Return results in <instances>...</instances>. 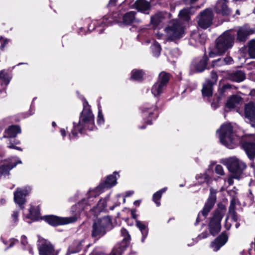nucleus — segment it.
Wrapping results in <instances>:
<instances>
[{"instance_id":"nucleus-1","label":"nucleus","mask_w":255,"mask_h":255,"mask_svg":"<svg viewBox=\"0 0 255 255\" xmlns=\"http://www.w3.org/2000/svg\"><path fill=\"white\" fill-rule=\"evenodd\" d=\"M119 177L118 173L115 172L113 174L107 177L103 185H100L95 189L90 190L88 193L87 199L82 200L76 205L75 208L78 209L77 212L88 209V207L92 204L93 198L99 196L103 192L102 188H110L116 185L117 183V180Z\"/></svg>"},{"instance_id":"nucleus-2","label":"nucleus","mask_w":255,"mask_h":255,"mask_svg":"<svg viewBox=\"0 0 255 255\" xmlns=\"http://www.w3.org/2000/svg\"><path fill=\"white\" fill-rule=\"evenodd\" d=\"M95 128L94 116L93 114L89 105L87 103L84 104L80 120L78 124L73 123V128L69 136L70 139L77 136L78 133H81L83 130H93Z\"/></svg>"},{"instance_id":"nucleus-3","label":"nucleus","mask_w":255,"mask_h":255,"mask_svg":"<svg viewBox=\"0 0 255 255\" xmlns=\"http://www.w3.org/2000/svg\"><path fill=\"white\" fill-rule=\"evenodd\" d=\"M235 39V33L231 30L225 31L216 40V46L213 50L209 52L210 57H214L216 55H220L226 51L231 48Z\"/></svg>"},{"instance_id":"nucleus-4","label":"nucleus","mask_w":255,"mask_h":255,"mask_svg":"<svg viewBox=\"0 0 255 255\" xmlns=\"http://www.w3.org/2000/svg\"><path fill=\"white\" fill-rule=\"evenodd\" d=\"M221 143L229 148H234L237 144V138L233 131V127L230 124L223 125L218 130Z\"/></svg>"},{"instance_id":"nucleus-5","label":"nucleus","mask_w":255,"mask_h":255,"mask_svg":"<svg viewBox=\"0 0 255 255\" xmlns=\"http://www.w3.org/2000/svg\"><path fill=\"white\" fill-rule=\"evenodd\" d=\"M221 162L227 167L229 171L233 174V177L237 179L241 178L243 171L247 168L245 162L235 156L223 159Z\"/></svg>"},{"instance_id":"nucleus-6","label":"nucleus","mask_w":255,"mask_h":255,"mask_svg":"<svg viewBox=\"0 0 255 255\" xmlns=\"http://www.w3.org/2000/svg\"><path fill=\"white\" fill-rule=\"evenodd\" d=\"M165 37L170 40L180 38L184 34L182 24L177 20H173L170 25L165 29Z\"/></svg>"},{"instance_id":"nucleus-7","label":"nucleus","mask_w":255,"mask_h":255,"mask_svg":"<svg viewBox=\"0 0 255 255\" xmlns=\"http://www.w3.org/2000/svg\"><path fill=\"white\" fill-rule=\"evenodd\" d=\"M111 221L109 217H105L96 220L92 228V236L99 239L106 233L107 228L111 225Z\"/></svg>"},{"instance_id":"nucleus-8","label":"nucleus","mask_w":255,"mask_h":255,"mask_svg":"<svg viewBox=\"0 0 255 255\" xmlns=\"http://www.w3.org/2000/svg\"><path fill=\"white\" fill-rule=\"evenodd\" d=\"M226 208L222 206L215 212L209 226L210 233L213 236L217 234L221 229L220 222L225 214Z\"/></svg>"},{"instance_id":"nucleus-9","label":"nucleus","mask_w":255,"mask_h":255,"mask_svg":"<svg viewBox=\"0 0 255 255\" xmlns=\"http://www.w3.org/2000/svg\"><path fill=\"white\" fill-rule=\"evenodd\" d=\"M119 14L117 13L114 14H110L105 15L102 19L97 20H94L89 24V29L90 30H93L95 28V25H98L99 26H108L114 22H118L119 19L117 16Z\"/></svg>"},{"instance_id":"nucleus-10","label":"nucleus","mask_w":255,"mask_h":255,"mask_svg":"<svg viewBox=\"0 0 255 255\" xmlns=\"http://www.w3.org/2000/svg\"><path fill=\"white\" fill-rule=\"evenodd\" d=\"M31 191V188L29 186H26L22 188H17L14 192V201L20 209H22L23 205L26 202L25 197L27 196Z\"/></svg>"},{"instance_id":"nucleus-11","label":"nucleus","mask_w":255,"mask_h":255,"mask_svg":"<svg viewBox=\"0 0 255 255\" xmlns=\"http://www.w3.org/2000/svg\"><path fill=\"white\" fill-rule=\"evenodd\" d=\"M39 255H57L50 243L45 239H39L38 243Z\"/></svg>"},{"instance_id":"nucleus-12","label":"nucleus","mask_w":255,"mask_h":255,"mask_svg":"<svg viewBox=\"0 0 255 255\" xmlns=\"http://www.w3.org/2000/svg\"><path fill=\"white\" fill-rule=\"evenodd\" d=\"M77 220L75 216L70 217L60 218L55 216L45 217V221L52 226L65 225L75 222Z\"/></svg>"},{"instance_id":"nucleus-13","label":"nucleus","mask_w":255,"mask_h":255,"mask_svg":"<svg viewBox=\"0 0 255 255\" xmlns=\"http://www.w3.org/2000/svg\"><path fill=\"white\" fill-rule=\"evenodd\" d=\"M213 12L209 9H205L202 12L198 18V24L203 28H207L212 24L213 19Z\"/></svg>"},{"instance_id":"nucleus-14","label":"nucleus","mask_w":255,"mask_h":255,"mask_svg":"<svg viewBox=\"0 0 255 255\" xmlns=\"http://www.w3.org/2000/svg\"><path fill=\"white\" fill-rule=\"evenodd\" d=\"M217 79V74L214 72H211V80L207 81L203 86L202 92L204 97H210L212 95V87L216 83Z\"/></svg>"},{"instance_id":"nucleus-15","label":"nucleus","mask_w":255,"mask_h":255,"mask_svg":"<svg viewBox=\"0 0 255 255\" xmlns=\"http://www.w3.org/2000/svg\"><path fill=\"white\" fill-rule=\"evenodd\" d=\"M228 0H218L215 6L216 13L223 16L229 15L231 13V9L228 6Z\"/></svg>"},{"instance_id":"nucleus-16","label":"nucleus","mask_w":255,"mask_h":255,"mask_svg":"<svg viewBox=\"0 0 255 255\" xmlns=\"http://www.w3.org/2000/svg\"><path fill=\"white\" fill-rule=\"evenodd\" d=\"M21 160L16 157L11 159L10 162H4L0 166V175H7L11 169L15 167L17 164H21Z\"/></svg>"},{"instance_id":"nucleus-17","label":"nucleus","mask_w":255,"mask_h":255,"mask_svg":"<svg viewBox=\"0 0 255 255\" xmlns=\"http://www.w3.org/2000/svg\"><path fill=\"white\" fill-rule=\"evenodd\" d=\"M206 39L205 34L201 33L199 31H193L191 33L189 44L193 46H198L203 44Z\"/></svg>"},{"instance_id":"nucleus-18","label":"nucleus","mask_w":255,"mask_h":255,"mask_svg":"<svg viewBox=\"0 0 255 255\" xmlns=\"http://www.w3.org/2000/svg\"><path fill=\"white\" fill-rule=\"evenodd\" d=\"M255 32V28H252L247 25L240 27L237 30V40L245 41L248 36Z\"/></svg>"},{"instance_id":"nucleus-19","label":"nucleus","mask_w":255,"mask_h":255,"mask_svg":"<svg viewBox=\"0 0 255 255\" xmlns=\"http://www.w3.org/2000/svg\"><path fill=\"white\" fill-rule=\"evenodd\" d=\"M230 217L234 222H236V224H235V227L237 229L240 226V224L238 222V221H239L240 219V217L238 216V215L235 211V203L234 200H232L231 201L229 208V216L226 219V223L225 226L226 229L227 230H229L231 227V224L228 223L227 222V220Z\"/></svg>"},{"instance_id":"nucleus-20","label":"nucleus","mask_w":255,"mask_h":255,"mask_svg":"<svg viewBox=\"0 0 255 255\" xmlns=\"http://www.w3.org/2000/svg\"><path fill=\"white\" fill-rule=\"evenodd\" d=\"M216 190L212 188L210 189V197L202 211V215L205 217L206 216L208 213L210 212L216 202Z\"/></svg>"},{"instance_id":"nucleus-21","label":"nucleus","mask_w":255,"mask_h":255,"mask_svg":"<svg viewBox=\"0 0 255 255\" xmlns=\"http://www.w3.org/2000/svg\"><path fill=\"white\" fill-rule=\"evenodd\" d=\"M212 166V165H210L208 169L204 173H200L196 175V179L198 183L202 184L206 183L207 184L210 183L212 174L213 173Z\"/></svg>"},{"instance_id":"nucleus-22","label":"nucleus","mask_w":255,"mask_h":255,"mask_svg":"<svg viewBox=\"0 0 255 255\" xmlns=\"http://www.w3.org/2000/svg\"><path fill=\"white\" fill-rule=\"evenodd\" d=\"M24 216L25 218L30 219L32 221L38 220L40 219V211L38 206H35L31 204L30 208L28 210V213H24Z\"/></svg>"},{"instance_id":"nucleus-23","label":"nucleus","mask_w":255,"mask_h":255,"mask_svg":"<svg viewBox=\"0 0 255 255\" xmlns=\"http://www.w3.org/2000/svg\"><path fill=\"white\" fill-rule=\"evenodd\" d=\"M244 115L249 121L255 120V105L253 102H249L245 105Z\"/></svg>"},{"instance_id":"nucleus-24","label":"nucleus","mask_w":255,"mask_h":255,"mask_svg":"<svg viewBox=\"0 0 255 255\" xmlns=\"http://www.w3.org/2000/svg\"><path fill=\"white\" fill-rule=\"evenodd\" d=\"M253 142L247 141L243 144V148L250 159H253L255 157V136L253 135Z\"/></svg>"},{"instance_id":"nucleus-25","label":"nucleus","mask_w":255,"mask_h":255,"mask_svg":"<svg viewBox=\"0 0 255 255\" xmlns=\"http://www.w3.org/2000/svg\"><path fill=\"white\" fill-rule=\"evenodd\" d=\"M228 240V237L225 233H222L211 245V248L214 251H218L224 246Z\"/></svg>"},{"instance_id":"nucleus-26","label":"nucleus","mask_w":255,"mask_h":255,"mask_svg":"<svg viewBox=\"0 0 255 255\" xmlns=\"http://www.w3.org/2000/svg\"><path fill=\"white\" fill-rule=\"evenodd\" d=\"M150 6V3L145 0H137L134 3V7L138 11L146 14L149 13Z\"/></svg>"},{"instance_id":"nucleus-27","label":"nucleus","mask_w":255,"mask_h":255,"mask_svg":"<svg viewBox=\"0 0 255 255\" xmlns=\"http://www.w3.org/2000/svg\"><path fill=\"white\" fill-rule=\"evenodd\" d=\"M242 100L241 97L237 95H233L228 100L226 104V110L228 109L231 110L237 106Z\"/></svg>"},{"instance_id":"nucleus-28","label":"nucleus","mask_w":255,"mask_h":255,"mask_svg":"<svg viewBox=\"0 0 255 255\" xmlns=\"http://www.w3.org/2000/svg\"><path fill=\"white\" fill-rule=\"evenodd\" d=\"M245 78V73L240 70L233 72L228 75L229 79L237 82H241L244 81Z\"/></svg>"},{"instance_id":"nucleus-29","label":"nucleus","mask_w":255,"mask_h":255,"mask_svg":"<svg viewBox=\"0 0 255 255\" xmlns=\"http://www.w3.org/2000/svg\"><path fill=\"white\" fill-rule=\"evenodd\" d=\"M10 81V77L4 70L0 72V90L4 89Z\"/></svg>"},{"instance_id":"nucleus-30","label":"nucleus","mask_w":255,"mask_h":255,"mask_svg":"<svg viewBox=\"0 0 255 255\" xmlns=\"http://www.w3.org/2000/svg\"><path fill=\"white\" fill-rule=\"evenodd\" d=\"M136 226L139 229L141 234V242L143 243L147 236L148 230L146 225L139 220H136Z\"/></svg>"},{"instance_id":"nucleus-31","label":"nucleus","mask_w":255,"mask_h":255,"mask_svg":"<svg viewBox=\"0 0 255 255\" xmlns=\"http://www.w3.org/2000/svg\"><path fill=\"white\" fill-rule=\"evenodd\" d=\"M21 129L18 126H11L5 130V136L14 137L16 135L20 133Z\"/></svg>"},{"instance_id":"nucleus-32","label":"nucleus","mask_w":255,"mask_h":255,"mask_svg":"<svg viewBox=\"0 0 255 255\" xmlns=\"http://www.w3.org/2000/svg\"><path fill=\"white\" fill-rule=\"evenodd\" d=\"M166 88L163 84L156 82L151 88V93L154 97L159 96L163 93Z\"/></svg>"},{"instance_id":"nucleus-33","label":"nucleus","mask_w":255,"mask_h":255,"mask_svg":"<svg viewBox=\"0 0 255 255\" xmlns=\"http://www.w3.org/2000/svg\"><path fill=\"white\" fill-rule=\"evenodd\" d=\"M170 77L169 74L164 71L161 72L159 74L157 82L159 83L160 84H163L164 86L166 87Z\"/></svg>"},{"instance_id":"nucleus-34","label":"nucleus","mask_w":255,"mask_h":255,"mask_svg":"<svg viewBox=\"0 0 255 255\" xmlns=\"http://www.w3.org/2000/svg\"><path fill=\"white\" fill-rule=\"evenodd\" d=\"M135 14L134 11L127 12L123 16V22L126 24H129L136 21Z\"/></svg>"},{"instance_id":"nucleus-35","label":"nucleus","mask_w":255,"mask_h":255,"mask_svg":"<svg viewBox=\"0 0 255 255\" xmlns=\"http://www.w3.org/2000/svg\"><path fill=\"white\" fill-rule=\"evenodd\" d=\"M166 190L167 188L164 187L163 189L157 191L153 194L152 199L157 207L160 205V200L161 198L162 194L166 192Z\"/></svg>"},{"instance_id":"nucleus-36","label":"nucleus","mask_w":255,"mask_h":255,"mask_svg":"<svg viewBox=\"0 0 255 255\" xmlns=\"http://www.w3.org/2000/svg\"><path fill=\"white\" fill-rule=\"evenodd\" d=\"M208 58L206 56L203 57L202 59L195 65L197 71L202 72L205 70L207 65Z\"/></svg>"},{"instance_id":"nucleus-37","label":"nucleus","mask_w":255,"mask_h":255,"mask_svg":"<svg viewBox=\"0 0 255 255\" xmlns=\"http://www.w3.org/2000/svg\"><path fill=\"white\" fill-rule=\"evenodd\" d=\"M190 13L191 8H186L180 11L179 16L181 19L188 21L190 19Z\"/></svg>"},{"instance_id":"nucleus-38","label":"nucleus","mask_w":255,"mask_h":255,"mask_svg":"<svg viewBox=\"0 0 255 255\" xmlns=\"http://www.w3.org/2000/svg\"><path fill=\"white\" fill-rule=\"evenodd\" d=\"M144 73L142 70H133L131 72V78L133 80L139 81L143 77Z\"/></svg>"},{"instance_id":"nucleus-39","label":"nucleus","mask_w":255,"mask_h":255,"mask_svg":"<svg viewBox=\"0 0 255 255\" xmlns=\"http://www.w3.org/2000/svg\"><path fill=\"white\" fill-rule=\"evenodd\" d=\"M163 17L161 13H157L151 17V22L154 26H157L163 20Z\"/></svg>"},{"instance_id":"nucleus-40","label":"nucleus","mask_w":255,"mask_h":255,"mask_svg":"<svg viewBox=\"0 0 255 255\" xmlns=\"http://www.w3.org/2000/svg\"><path fill=\"white\" fill-rule=\"evenodd\" d=\"M152 54L155 57H158L161 52V48L160 45L156 42H154L153 44L151 47Z\"/></svg>"},{"instance_id":"nucleus-41","label":"nucleus","mask_w":255,"mask_h":255,"mask_svg":"<svg viewBox=\"0 0 255 255\" xmlns=\"http://www.w3.org/2000/svg\"><path fill=\"white\" fill-rule=\"evenodd\" d=\"M84 242V241H81L80 242H76L74 243V246H77V248L75 250H73L72 249L71 247H70L67 253L65 255H70L71 254L79 252L80 250L81 249V247L82 246V243Z\"/></svg>"},{"instance_id":"nucleus-42","label":"nucleus","mask_w":255,"mask_h":255,"mask_svg":"<svg viewBox=\"0 0 255 255\" xmlns=\"http://www.w3.org/2000/svg\"><path fill=\"white\" fill-rule=\"evenodd\" d=\"M21 244L23 246L24 249H27L29 250V253L33 255V253L32 251L30 245L28 244L27 238L25 236H22L21 237Z\"/></svg>"},{"instance_id":"nucleus-43","label":"nucleus","mask_w":255,"mask_h":255,"mask_svg":"<svg viewBox=\"0 0 255 255\" xmlns=\"http://www.w3.org/2000/svg\"><path fill=\"white\" fill-rule=\"evenodd\" d=\"M249 53L251 57L255 58V40H251L249 44Z\"/></svg>"},{"instance_id":"nucleus-44","label":"nucleus","mask_w":255,"mask_h":255,"mask_svg":"<svg viewBox=\"0 0 255 255\" xmlns=\"http://www.w3.org/2000/svg\"><path fill=\"white\" fill-rule=\"evenodd\" d=\"M107 202L106 199H101L98 202L95 210L97 212H101L104 210L106 206Z\"/></svg>"},{"instance_id":"nucleus-45","label":"nucleus","mask_w":255,"mask_h":255,"mask_svg":"<svg viewBox=\"0 0 255 255\" xmlns=\"http://www.w3.org/2000/svg\"><path fill=\"white\" fill-rule=\"evenodd\" d=\"M105 122L104 116L102 113L101 107L98 105V115L97 116V123L99 125L103 124Z\"/></svg>"},{"instance_id":"nucleus-46","label":"nucleus","mask_w":255,"mask_h":255,"mask_svg":"<svg viewBox=\"0 0 255 255\" xmlns=\"http://www.w3.org/2000/svg\"><path fill=\"white\" fill-rule=\"evenodd\" d=\"M155 109V107H152L151 108L148 107H144L143 109V116L146 117L147 115L150 117L152 114L153 111Z\"/></svg>"},{"instance_id":"nucleus-47","label":"nucleus","mask_w":255,"mask_h":255,"mask_svg":"<svg viewBox=\"0 0 255 255\" xmlns=\"http://www.w3.org/2000/svg\"><path fill=\"white\" fill-rule=\"evenodd\" d=\"M215 173L220 176H223L225 174V172L223 167L219 164L216 165L215 168Z\"/></svg>"},{"instance_id":"nucleus-48","label":"nucleus","mask_w":255,"mask_h":255,"mask_svg":"<svg viewBox=\"0 0 255 255\" xmlns=\"http://www.w3.org/2000/svg\"><path fill=\"white\" fill-rule=\"evenodd\" d=\"M121 234L122 236L124 237V240H125L126 241H129L130 240V237L127 230L125 229H122L121 230Z\"/></svg>"},{"instance_id":"nucleus-49","label":"nucleus","mask_w":255,"mask_h":255,"mask_svg":"<svg viewBox=\"0 0 255 255\" xmlns=\"http://www.w3.org/2000/svg\"><path fill=\"white\" fill-rule=\"evenodd\" d=\"M222 61L223 59L222 58H219L213 61V66H222L225 65L224 62H223Z\"/></svg>"},{"instance_id":"nucleus-50","label":"nucleus","mask_w":255,"mask_h":255,"mask_svg":"<svg viewBox=\"0 0 255 255\" xmlns=\"http://www.w3.org/2000/svg\"><path fill=\"white\" fill-rule=\"evenodd\" d=\"M18 214L17 211H13L11 215V221L14 224H16L18 221Z\"/></svg>"},{"instance_id":"nucleus-51","label":"nucleus","mask_w":255,"mask_h":255,"mask_svg":"<svg viewBox=\"0 0 255 255\" xmlns=\"http://www.w3.org/2000/svg\"><path fill=\"white\" fill-rule=\"evenodd\" d=\"M124 250L123 248H122L121 247H119L118 249L115 248L112 252L113 255H121Z\"/></svg>"},{"instance_id":"nucleus-52","label":"nucleus","mask_w":255,"mask_h":255,"mask_svg":"<svg viewBox=\"0 0 255 255\" xmlns=\"http://www.w3.org/2000/svg\"><path fill=\"white\" fill-rule=\"evenodd\" d=\"M223 59V62H224L225 65H230L232 64L233 62V60L232 58V57L230 56H227L225 57V58L222 59Z\"/></svg>"},{"instance_id":"nucleus-53","label":"nucleus","mask_w":255,"mask_h":255,"mask_svg":"<svg viewBox=\"0 0 255 255\" xmlns=\"http://www.w3.org/2000/svg\"><path fill=\"white\" fill-rule=\"evenodd\" d=\"M232 87V86L230 84H226L223 86L221 89V92L223 93L225 92L228 89H230Z\"/></svg>"},{"instance_id":"nucleus-54","label":"nucleus","mask_w":255,"mask_h":255,"mask_svg":"<svg viewBox=\"0 0 255 255\" xmlns=\"http://www.w3.org/2000/svg\"><path fill=\"white\" fill-rule=\"evenodd\" d=\"M9 40L7 39H5L3 41L1 42L0 48L1 49H3L5 46L8 43Z\"/></svg>"},{"instance_id":"nucleus-55","label":"nucleus","mask_w":255,"mask_h":255,"mask_svg":"<svg viewBox=\"0 0 255 255\" xmlns=\"http://www.w3.org/2000/svg\"><path fill=\"white\" fill-rule=\"evenodd\" d=\"M208 235V233L206 232L202 233L201 234H200V235L198 236V239L199 240H201L202 239L206 238L207 237Z\"/></svg>"},{"instance_id":"nucleus-56","label":"nucleus","mask_w":255,"mask_h":255,"mask_svg":"<svg viewBox=\"0 0 255 255\" xmlns=\"http://www.w3.org/2000/svg\"><path fill=\"white\" fill-rule=\"evenodd\" d=\"M131 214L132 216V217L136 220V218L137 217V215L136 214V210H132L131 211Z\"/></svg>"},{"instance_id":"nucleus-57","label":"nucleus","mask_w":255,"mask_h":255,"mask_svg":"<svg viewBox=\"0 0 255 255\" xmlns=\"http://www.w3.org/2000/svg\"><path fill=\"white\" fill-rule=\"evenodd\" d=\"M233 178H235L233 177V174H232V176L231 177H229L227 180L229 185H231L233 183Z\"/></svg>"},{"instance_id":"nucleus-58","label":"nucleus","mask_w":255,"mask_h":255,"mask_svg":"<svg viewBox=\"0 0 255 255\" xmlns=\"http://www.w3.org/2000/svg\"><path fill=\"white\" fill-rule=\"evenodd\" d=\"M8 147L10 148H14V149H16L18 150H20V151L22 150V149L20 147L14 146L13 144H10L8 146Z\"/></svg>"},{"instance_id":"nucleus-59","label":"nucleus","mask_w":255,"mask_h":255,"mask_svg":"<svg viewBox=\"0 0 255 255\" xmlns=\"http://www.w3.org/2000/svg\"><path fill=\"white\" fill-rule=\"evenodd\" d=\"M60 132L61 133V135L63 137H65L66 136V130L65 129H64V128L60 129Z\"/></svg>"},{"instance_id":"nucleus-60","label":"nucleus","mask_w":255,"mask_h":255,"mask_svg":"<svg viewBox=\"0 0 255 255\" xmlns=\"http://www.w3.org/2000/svg\"><path fill=\"white\" fill-rule=\"evenodd\" d=\"M156 36L158 39H161L163 37L162 34L160 33L159 32H157L155 33Z\"/></svg>"},{"instance_id":"nucleus-61","label":"nucleus","mask_w":255,"mask_h":255,"mask_svg":"<svg viewBox=\"0 0 255 255\" xmlns=\"http://www.w3.org/2000/svg\"><path fill=\"white\" fill-rule=\"evenodd\" d=\"M133 193V192L132 191H129L126 192V197H128L132 195Z\"/></svg>"},{"instance_id":"nucleus-62","label":"nucleus","mask_w":255,"mask_h":255,"mask_svg":"<svg viewBox=\"0 0 255 255\" xmlns=\"http://www.w3.org/2000/svg\"><path fill=\"white\" fill-rule=\"evenodd\" d=\"M250 95L252 96H255V89H252L250 91Z\"/></svg>"},{"instance_id":"nucleus-63","label":"nucleus","mask_w":255,"mask_h":255,"mask_svg":"<svg viewBox=\"0 0 255 255\" xmlns=\"http://www.w3.org/2000/svg\"><path fill=\"white\" fill-rule=\"evenodd\" d=\"M116 3V0H110L109 2V5L112 6L114 5Z\"/></svg>"},{"instance_id":"nucleus-64","label":"nucleus","mask_w":255,"mask_h":255,"mask_svg":"<svg viewBox=\"0 0 255 255\" xmlns=\"http://www.w3.org/2000/svg\"><path fill=\"white\" fill-rule=\"evenodd\" d=\"M140 201H139V200H136L134 202V205L135 206H138L140 205Z\"/></svg>"}]
</instances>
